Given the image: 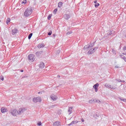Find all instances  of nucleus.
Instances as JSON below:
<instances>
[{"label":"nucleus","mask_w":126,"mask_h":126,"mask_svg":"<svg viewBox=\"0 0 126 126\" xmlns=\"http://www.w3.org/2000/svg\"><path fill=\"white\" fill-rule=\"evenodd\" d=\"M32 12H33V9L32 8V7H28L24 12V15L26 17H28V16H30V15L32 14Z\"/></svg>","instance_id":"1"},{"label":"nucleus","mask_w":126,"mask_h":126,"mask_svg":"<svg viewBox=\"0 0 126 126\" xmlns=\"http://www.w3.org/2000/svg\"><path fill=\"white\" fill-rule=\"evenodd\" d=\"M28 59L29 60V61L34 62L35 61V59H36V57L33 54H30L28 56Z\"/></svg>","instance_id":"2"},{"label":"nucleus","mask_w":126,"mask_h":126,"mask_svg":"<svg viewBox=\"0 0 126 126\" xmlns=\"http://www.w3.org/2000/svg\"><path fill=\"white\" fill-rule=\"evenodd\" d=\"M10 114L14 117H16L17 113V110L16 109H11L10 111Z\"/></svg>","instance_id":"3"},{"label":"nucleus","mask_w":126,"mask_h":126,"mask_svg":"<svg viewBox=\"0 0 126 126\" xmlns=\"http://www.w3.org/2000/svg\"><path fill=\"white\" fill-rule=\"evenodd\" d=\"M33 101L34 103H37V102H41L42 99H41V97H37L33 99Z\"/></svg>","instance_id":"4"},{"label":"nucleus","mask_w":126,"mask_h":126,"mask_svg":"<svg viewBox=\"0 0 126 126\" xmlns=\"http://www.w3.org/2000/svg\"><path fill=\"white\" fill-rule=\"evenodd\" d=\"M96 42V41L94 42L92 44H91V45H86L84 46V49H89V48H92V47H94V45H95V43Z\"/></svg>","instance_id":"5"},{"label":"nucleus","mask_w":126,"mask_h":126,"mask_svg":"<svg viewBox=\"0 0 126 126\" xmlns=\"http://www.w3.org/2000/svg\"><path fill=\"white\" fill-rule=\"evenodd\" d=\"M105 87H106V88H110V89H112V90H114L116 89V87H112L111 86V85L110 84H106L105 85H104Z\"/></svg>","instance_id":"6"},{"label":"nucleus","mask_w":126,"mask_h":126,"mask_svg":"<svg viewBox=\"0 0 126 126\" xmlns=\"http://www.w3.org/2000/svg\"><path fill=\"white\" fill-rule=\"evenodd\" d=\"M94 88V89L95 92H98V88L99 87V84L96 83L94 84L93 86Z\"/></svg>","instance_id":"7"},{"label":"nucleus","mask_w":126,"mask_h":126,"mask_svg":"<svg viewBox=\"0 0 126 126\" xmlns=\"http://www.w3.org/2000/svg\"><path fill=\"white\" fill-rule=\"evenodd\" d=\"M70 14H65L64 15V18L66 20H68V19H69V18H70Z\"/></svg>","instance_id":"8"},{"label":"nucleus","mask_w":126,"mask_h":126,"mask_svg":"<svg viewBox=\"0 0 126 126\" xmlns=\"http://www.w3.org/2000/svg\"><path fill=\"white\" fill-rule=\"evenodd\" d=\"M18 33V30L17 29H14L12 30V35H16Z\"/></svg>","instance_id":"9"},{"label":"nucleus","mask_w":126,"mask_h":126,"mask_svg":"<svg viewBox=\"0 0 126 126\" xmlns=\"http://www.w3.org/2000/svg\"><path fill=\"white\" fill-rule=\"evenodd\" d=\"M42 54H43L42 51H37L35 53V55H36V57H40V56H41V55H42Z\"/></svg>","instance_id":"10"},{"label":"nucleus","mask_w":126,"mask_h":126,"mask_svg":"<svg viewBox=\"0 0 126 126\" xmlns=\"http://www.w3.org/2000/svg\"><path fill=\"white\" fill-rule=\"evenodd\" d=\"M45 47V44L43 43H39L37 45V48L38 49H41V48H44Z\"/></svg>","instance_id":"11"},{"label":"nucleus","mask_w":126,"mask_h":126,"mask_svg":"<svg viewBox=\"0 0 126 126\" xmlns=\"http://www.w3.org/2000/svg\"><path fill=\"white\" fill-rule=\"evenodd\" d=\"M51 98L52 100H53V101H56V100H57V99H58V97H57V96H56L54 94H52L51 95Z\"/></svg>","instance_id":"12"},{"label":"nucleus","mask_w":126,"mask_h":126,"mask_svg":"<svg viewBox=\"0 0 126 126\" xmlns=\"http://www.w3.org/2000/svg\"><path fill=\"white\" fill-rule=\"evenodd\" d=\"M94 52H95L94 51V49H91L88 52V55H92V54H93L94 53Z\"/></svg>","instance_id":"13"},{"label":"nucleus","mask_w":126,"mask_h":126,"mask_svg":"<svg viewBox=\"0 0 126 126\" xmlns=\"http://www.w3.org/2000/svg\"><path fill=\"white\" fill-rule=\"evenodd\" d=\"M23 112H24V109H23L22 108H20L19 109V111H17V113L18 114V115H21V114H22Z\"/></svg>","instance_id":"14"},{"label":"nucleus","mask_w":126,"mask_h":126,"mask_svg":"<svg viewBox=\"0 0 126 126\" xmlns=\"http://www.w3.org/2000/svg\"><path fill=\"white\" fill-rule=\"evenodd\" d=\"M1 113H6L7 112V109L4 107H2L1 109Z\"/></svg>","instance_id":"15"},{"label":"nucleus","mask_w":126,"mask_h":126,"mask_svg":"<svg viewBox=\"0 0 126 126\" xmlns=\"http://www.w3.org/2000/svg\"><path fill=\"white\" fill-rule=\"evenodd\" d=\"M39 66L40 68H44V67H45V63H40Z\"/></svg>","instance_id":"16"},{"label":"nucleus","mask_w":126,"mask_h":126,"mask_svg":"<svg viewBox=\"0 0 126 126\" xmlns=\"http://www.w3.org/2000/svg\"><path fill=\"white\" fill-rule=\"evenodd\" d=\"M60 122L58 121V122H56L53 124V126H60Z\"/></svg>","instance_id":"17"},{"label":"nucleus","mask_w":126,"mask_h":126,"mask_svg":"<svg viewBox=\"0 0 126 126\" xmlns=\"http://www.w3.org/2000/svg\"><path fill=\"white\" fill-rule=\"evenodd\" d=\"M68 115H70L72 113V107H69L68 110Z\"/></svg>","instance_id":"18"},{"label":"nucleus","mask_w":126,"mask_h":126,"mask_svg":"<svg viewBox=\"0 0 126 126\" xmlns=\"http://www.w3.org/2000/svg\"><path fill=\"white\" fill-rule=\"evenodd\" d=\"M114 34H115V31H110L108 33V35H114Z\"/></svg>","instance_id":"19"},{"label":"nucleus","mask_w":126,"mask_h":126,"mask_svg":"<svg viewBox=\"0 0 126 126\" xmlns=\"http://www.w3.org/2000/svg\"><path fill=\"white\" fill-rule=\"evenodd\" d=\"M78 123V121H72L71 123L68 125V126H71L72 125H74V124H77Z\"/></svg>","instance_id":"20"},{"label":"nucleus","mask_w":126,"mask_h":126,"mask_svg":"<svg viewBox=\"0 0 126 126\" xmlns=\"http://www.w3.org/2000/svg\"><path fill=\"white\" fill-rule=\"evenodd\" d=\"M63 2H59L58 3V7H59V8H61V7H62V6H63Z\"/></svg>","instance_id":"21"},{"label":"nucleus","mask_w":126,"mask_h":126,"mask_svg":"<svg viewBox=\"0 0 126 126\" xmlns=\"http://www.w3.org/2000/svg\"><path fill=\"white\" fill-rule=\"evenodd\" d=\"M93 101L94 103H99L100 102V100H99L98 99H94Z\"/></svg>","instance_id":"22"},{"label":"nucleus","mask_w":126,"mask_h":126,"mask_svg":"<svg viewBox=\"0 0 126 126\" xmlns=\"http://www.w3.org/2000/svg\"><path fill=\"white\" fill-rule=\"evenodd\" d=\"M32 35H33V33H30V34L29 35V36H28V39H29V40H30V39H31V37H32Z\"/></svg>","instance_id":"23"},{"label":"nucleus","mask_w":126,"mask_h":126,"mask_svg":"<svg viewBox=\"0 0 126 126\" xmlns=\"http://www.w3.org/2000/svg\"><path fill=\"white\" fill-rule=\"evenodd\" d=\"M53 15L52 14H49L48 17H47V19L48 20H50L51 19V17H52Z\"/></svg>","instance_id":"24"},{"label":"nucleus","mask_w":126,"mask_h":126,"mask_svg":"<svg viewBox=\"0 0 126 126\" xmlns=\"http://www.w3.org/2000/svg\"><path fill=\"white\" fill-rule=\"evenodd\" d=\"M9 22H10V19L9 18H8L6 21V24H8V23H9Z\"/></svg>","instance_id":"25"},{"label":"nucleus","mask_w":126,"mask_h":126,"mask_svg":"<svg viewBox=\"0 0 126 126\" xmlns=\"http://www.w3.org/2000/svg\"><path fill=\"white\" fill-rule=\"evenodd\" d=\"M25 4L26 3H27V0H24L22 2V4Z\"/></svg>","instance_id":"26"},{"label":"nucleus","mask_w":126,"mask_h":126,"mask_svg":"<svg viewBox=\"0 0 126 126\" xmlns=\"http://www.w3.org/2000/svg\"><path fill=\"white\" fill-rule=\"evenodd\" d=\"M57 11H58V9L56 8L54 9L53 12L54 14H56V13H57Z\"/></svg>","instance_id":"27"},{"label":"nucleus","mask_w":126,"mask_h":126,"mask_svg":"<svg viewBox=\"0 0 126 126\" xmlns=\"http://www.w3.org/2000/svg\"><path fill=\"white\" fill-rule=\"evenodd\" d=\"M120 57L122 59L124 60V61H125V59H126V57H125L124 55H121Z\"/></svg>","instance_id":"28"},{"label":"nucleus","mask_w":126,"mask_h":126,"mask_svg":"<svg viewBox=\"0 0 126 126\" xmlns=\"http://www.w3.org/2000/svg\"><path fill=\"white\" fill-rule=\"evenodd\" d=\"M99 5H100V4H99V3H96L94 4L95 7H98V6H99Z\"/></svg>","instance_id":"29"},{"label":"nucleus","mask_w":126,"mask_h":126,"mask_svg":"<svg viewBox=\"0 0 126 126\" xmlns=\"http://www.w3.org/2000/svg\"><path fill=\"white\" fill-rule=\"evenodd\" d=\"M52 31H50V32L48 33V36H51L52 35Z\"/></svg>","instance_id":"30"},{"label":"nucleus","mask_w":126,"mask_h":126,"mask_svg":"<svg viewBox=\"0 0 126 126\" xmlns=\"http://www.w3.org/2000/svg\"><path fill=\"white\" fill-rule=\"evenodd\" d=\"M60 53H61V50H57V51L56 52V55H59Z\"/></svg>","instance_id":"31"},{"label":"nucleus","mask_w":126,"mask_h":126,"mask_svg":"<svg viewBox=\"0 0 126 126\" xmlns=\"http://www.w3.org/2000/svg\"><path fill=\"white\" fill-rule=\"evenodd\" d=\"M123 51L124 52H126V46L123 47Z\"/></svg>","instance_id":"32"},{"label":"nucleus","mask_w":126,"mask_h":126,"mask_svg":"<svg viewBox=\"0 0 126 126\" xmlns=\"http://www.w3.org/2000/svg\"><path fill=\"white\" fill-rule=\"evenodd\" d=\"M37 125V126H41V125H42V122H39Z\"/></svg>","instance_id":"33"},{"label":"nucleus","mask_w":126,"mask_h":126,"mask_svg":"<svg viewBox=\"0 0 126 126\" xmlns=\"http://www.w3.org/2000/svg\"><path fill=\"white\" fill-rule=\"evenodd\" d=\"M93 50H94V51L95 52V51H96V50H97V49H98V47H94V48H93Z\"/></svg>","instance_id":"34"},{"label":"nucleus","mask_w":126,"mask_h":126,"mask_svg":"<svg viewBox=\"0 0 126 126\" xmlns=\"http://www.w3.org/2000/svg\"><path fill=\"white\" fill-rule=\"evenodd\" d=\"M70 34H71V32H69L66 33V35H69Z\"/></svg>","instance_id":"35"},{"label":"nucleus","mask_w":126,"mask_h":126,"mask_svg":"<svg viewBox=\"0 0 126 126\" xmlns=\"http://www.w3.org/2000/svg\"><path fill=\"white\" fill-rule=\"evenodd\" d=\"M117 81H118V82H122V80L120 79H117Z\"/></svg>","instance_id":"36"},{"label":"nucleus","mask_w":126,"mask_h":126,"mask_svg":"<svg viewBox=\"0 0 126 126\" xmlns=\"http://www.w3.org/2000/svg\"><path fill=\"white\" fill-rule=\"evenodd\" d=\"M0 79H1V80H2V81H3V79H4V78H3V77H0Z\"/></svg>","instance_id":"37"},{"label":"nucleus","mask_w":126,"mask_h":126,"mask_svg":"<svg viewBox=\"0 0 126 126\" xmlns=\"http://www.w3.org/2000/svg\"><path fill=\"white\" fill-rule=\"evenodd\" d=\"M81 121L82 122V123H84V119L83 118H82Z\"/></svg>","instance_id":"38"},{"label":"nucleus","mask_w":126,"mask_h":126,"mask_svg":"<svg viewBox=\"0 0 126 126\" xmlns=\"http://www.w3.org/2000/svg\"><path fill=\"white\" fill-rule=\"evenodd\" d=\"M94 102L93 100H91L89 101V103H93Z\"/></svg>","instance_id":"39"},{"label":"nucleus","mask_w":126,"mask_h":126,"mask_svg":"<svg viewBox=\"0 0 126 126\" xmlns=\"http://www.w3.org/2000/svg\"><path fill=\"white\" fill-rule=\"evenodd\" d=\"M121 101H123V102H126V99H121Z\"/></svg>","instance_id":"40"},{"label":"nucleus","mask_w":126,"mask_h":126,"mask_svg":"<svg viewBox=\"0 0 126 126\" xmlns=\"http://www.w3.org/2000/svg\"><path fill=\"white\" fill-rule=\"evenodd\" d=\"M57 77H58V78H61V75H58L57 76Z\"/></svg>","instance_id":"41"},{"label":"nucleus","mask_w":126,"mask_h":126,"mask_svg":"<svg viewBox=\"0 0 126 126\" xmlns=\"http://www.w3.org/2000/svg\"><path fill=\"white\" fill-rule=\"evenodd\" d=\"M94 3H97V0H94Z\"/></svg>","instance_id":"42"},{"label":"nucleus","mask_w":126,"mask_h":126,"mask_svg":"<svg viewBox=\"0 0 126 126\" xmlns=\"http://www.w3.org/2000/svg\"><path fill=\"white\" fill-rule=\"evenodd\" d=\"M116 68H119V66H115Z\"/></svg>","instance_id":"43"},{"label":"nucleus","mask_w":126,"mask_h":126,"mask_svg":"<svg viewBox=\"0 0 126 126\" xmlns=\"http://www.w3.org/2000/svg\"><path fill=\"white\" fill-rule=\"evenodd\" d=\"M53 36L54 37H56V34H53Z\"/></svg>","instance_id":"44"},{"label":"nucleus","mask_w":126,"mask_h":126,"mask_svg":"<svg viewBox=\"0 0 126 126\" xmlns=\"http://www.w3.org/2000/svg\"><path fill=\"white\" fill-rule=\"evenodd\" d=\"M21 72H23V71H24L23 70H20Z\"/></svg>","instance_id":"45"},{"label":"nucleus","mask_w":126,"mask_h":126,"mask_svg":"<svg viewBox=\"0 0 126 126\" xmlns=\"http://www.w3.org/2000/svg\"><path fill=\"white\" fill-rule=\"evenodd\" d=\"M24 77H27V76H25L24 77H23V78H24Z\"/></svg>","instance_id":"46"},{"label":"nucleus","mask_w":126,"mask_h":126,"mask_svg":"<svg viewBox=\"0 0 126 126\" xmlns=\"http://www.w3.org/2000/svg\"><path fill=\"white\" fill-rule=\"evenodd\" d=\"M121 82H125V81H121Z\"/></svg>","instance_id":"47"},{"label":"nucleus","mask_w":126,"mask_h":126,"mask_svg":"<svg viewBox=\"0 0 126 126\" xmlns=\"http://www.w3.org/2000/svg\"><path fill=\"white\" fill-rule=\"evenodd\" d=\"M125 62H126V58H125Z\"/></svg>","instance_id":"48"},{"label":"nucleus","mask_w":126,"mask_h":126,"mask_svg":"<svg viewBox=\"0 0 126 126\" xmlns=\"http://www.w3.org/2000/svg\"><path fill=\"white\" fill-rule=\"evenodd\" d=\"M123 55H126V53H123Z\"/></svg>","instance_id":"49"},{"label":"nucleus","mask_w":126,"mask_h":126,"mask_svg":"<svg viewBox=\"0 0 126 126\" xmlns=\"http://www.w3.org/2000/svg\"><path fill=\"white\" fill-rule=\"evenodd\" d=\"M52 107H55V105H52Z\"/></svg>","instance_id":"50"},{"label":"nucleus","mask_w":126,"mask_h":126,"mask_svg":"<svg viewBox=\"0 0 126 126\" xmlns=\"http://www.w3.org/2000/svg\"><path fill=\"white\" fill-rule=\"evenodd\" d=\"M40 92H38V94H40Z\"/></svg>","instance_id":"51"}]
</instances>
